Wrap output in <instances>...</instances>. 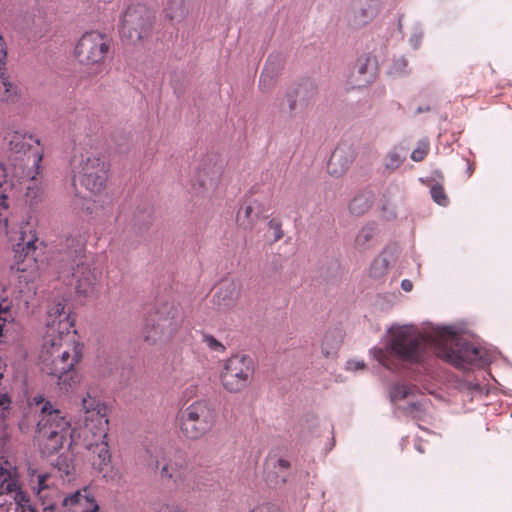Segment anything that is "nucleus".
<instances>
[{
    "label": "nucleus",
    "mask_w": 512,
    "mask_h": 512,
    "mask_svg": "<svg viewBox=\"0 0 512 512\" xmlns=\"http://www.w3.org/2000/svg\"><path fill=\"white\" fill-rule=\"evenodd\" d=\"M430 353L460 369L484 363L482 350L458 337L451 326L433 327L427 334L412 326L397 328L386 350L379 351L378 360L396 371L400 366L423 362Z\"/></svg>",
    "instance_id": "1"
},
{
    "label": "nucleus",
    "mask_w": 512,
    "mask_h": 512,
    "mask_svg": "<svg viewBox=\"0 0 512 512\" xmlns=\"http://www.w3.org/2000/svg\"><path fill=\"white\" fill-rule=\"evenodd\" d=\"M73 327L74 319L64 302L54 301L47 309L39 361L42 371L57 376L64 389L76 382L75 367L83 358V344Z\"/></svg>",
    "instance_id": "2"
},
{
    "label": "nucleus",
    "mask_w": 512,
    "mask_h": 512,
    "mask_svg": "<svg viewBox=\"0 0 512 512\" xmlns=\"http://www.w3.org/2000/svg\"><path fill=\"white\" fill-rule=\"evenodd\" d=\"M9 147L8 168L0 165V199L5 197L3 185L7 184L9 177L11 185H14V181H29L32 185L27 186V196H30L36 187L35 181L43 158L40 141L31 134L13 132L9 137Z\"/></svg>",
    "instance_id": "3"
},
{
    "label": "nucleus",
    "mask_w": 512,
    "mask_h": 512,
    "mask_svg": "<svg viewBox=\"0 0 512 512\" xmlns=\"http://www.w3.org/2000/svg\"><path fill=\"white\" fill-rule=\"evenodd\" d=\"M81 409L85 422V446L94 469L103 473L110 466L111 454L106 441L108 419L106 406L87 394L82 399Z\"/></svg>",
    "instance_id": "4"
},
{
    "label": "nucleus",
    "mask_w": 512,
    "mask_h": 512,
    "mask_svg": "<svg viewBox=\"0 0 512 512\" xmlns=\"http://www.w3.org/2000/svg\"><path fill=\"white\" fill-rule=\"evenodd\" d=\"M218 418L214 404L209 400H196L180 414L179 427L183 436L198 440L214 428Z\"/></svg>",
    "instance_id": "5"
},
{
    "label": "nucleus",
    "mask_w": 512,
    "mask_h": 512,
    "mask_svg": "<svg viewBox=\"0 0 512 512\" xmlns=\"http://www.w3.org/2000/svg\"><path fill=\"white\" fill-rule=\"evenodd\" d=\"M111 43L112 40L108 35L98 30L87 31L76 43L75 57L90 74L97 75L103 70Z\"/></svg>",
    "instance_id": "6"
},
{
    "label": "nucleus",
    "mask_w": 512,
    "mask_h": 512,
    "mask_svg": "<svg viewBox=\"0 0 512 512\" xmlns=\"http://www.w3.org/2000/svg\"><path fill=\"white\" fill-rule=\"evenodd\" d=\"M254 373L253 359L249 355L237 353L224 360L219 378L224 390L238 394L250 386Z\"/></svg>",
    "instance_id": "7"
},
{
    "label": "nucleus",
    "mask_w": 512,
    "mask_h": 512,
    "mask_svg": "<svg viewBox=\"0 0 512 512\" xmlns=\"http://www.w3.org/2000/svg\"><path fill=\"white\" fill-rule=\"evenodd\" d=\"M154 22L153 12L142 4L127 7L122 15L120 33L131 43L148 37Z\"/></svg>",
    "instance_id": "8"
},
{
    "label": "nucleus",
    "mask_w": 512,
    "mask_h": 512,
    "mask_svg": "<svg viewBox=\"0 0 512 512\" xmlns=\"http://www.w3.org/2000/svg\"><path fill=\"white\" fill-rule=\"evenodd\" d=\"M177 329L176 310L171 306L166 313L156 311L148 317L143 337L149 345H160L170 341Z\"/></svg>",
    "instance_id": "9"
},
{
    "label": "nucleus",
    "mask_w": 512,
    "mask_h": 512,
    "mask_svg": "<svg viewBox=\"0 0 512 512\" xmlns=\"http://www.w3.org/2000/svg\"><path fill=\"white\" fill-rule=\"evenodd\" d=\"M39 433L52 442L53 449L61 448L69 434L70 423L61 411L53 409L49 402L41 408V417L38 422Z\"/></svg>",
    "instance_id": "10"
},
{
    "label": "nucleus",
    "mask_w": 512,
    "mask_h": 512,
    "mask_svg": "<svg viewBox=\"0 0 512 512\" xmlns=\"http://www.w3.org/2000/svg\"><path fill=\"white\" fill-rule=\"evenodd\" d=\"M109 169L104 158L91 155L81 161L75 178L91 193L100 194L106 187Z\"/></svg>",
    "instance_id": "11"
},
{
    "label": "nucleus",
    "mask_w": 512,
    "mask_h": 512,
    "mask_svg": "<svg viewBox=\"0 0 512 512\" xmlns=\"http://www.w3.org/2000/svg\"><path fill=\"white\" fill-rule=\"evenodd\" d=\"M10 493H14V501L23 511L34 512L29 496L21 490L17 467L8 459L0 457V496Z\"/></svg>",
    "instance_id": "12"
},
{
    "label": "nucleus",
    "mask_w": 512,
    "mask_h": 512,
    "mask_svg": "<svg viewBox=\"0 0 512 512\" xmlns=\"http://www.w3.org/2000/svg\"><path fill=\"white\" fill-rule=\"evenodd\" d=\"M72 276L75 279V290L78 295L88 297L94 294L97 274L90 265L78 263Z\"/></svg>",
    "instance_id": "13"
},
{
    "label": "nucleus",
    "mask_w": 512,
    "mask_h": 512,
    "mask_svg": "<svg viewBox=\"0 0 512 512\" xmlns=\"http://www.w3.org/2000/svg\"><path fill=\"white\" fill-rule=\"evenodd\" d=\"M354 69H356V84L354 88H363L374 82L378 72V62L370 54L361 56L357 59Z\"/></svg>",
    "instance_id": "14"
},
{
    "label": "nucleus",
    "mask_w": 512,
    "mask_h": 512,
    "mask_svg": "<svg viewBox=\"0 0 512 512\" xmlns=\"http://www.w3.org/2000/svg\"><path fill=\"white\" fill-rule=\"evenodd\" d=\"M290 462L287 459H270L266 464L265 480L271 488L283 486L289 476Z\"/></svg>",
    "instance_id": "15"
},
{
    "label": "nucleus",
    "mask_w": 512,
    "mask_h": 512,
    "mask_svg": "<svg viewBox=\"0 0 512 512\" xmlns=\"http://www.w3.org/2000/svg\"><path fill=\"white\" fill-rule=\"evenodd\" d=\"M38 238L32 230H22L19 242L15 245L14 252L17 263L20 264L26 259L36 261V243Z\"/></svg>",
    "instance_id": "16"
},
{
    "label": "nucleus",
    "mask_w": 512,
    "mask_h": 512,
    "mask_svg": "<svg viewBox=\"0 0 512 512\" xmlns=\"http://www.w3.org/2000/svg\"><path fill=\"white\" fill-rule=\"evenodd\" d=\"M63 506L67 512H98L99 506L96 501L89 497L87 490L83 492L77 491L73 495L66 497L63 501Z\"/></svg>",
    "instance_id": "17"
},
{
    "label": "nucleus",
    "mask_w": 512,
    "mask_h": 512,
    "mask_svg": "<svg viewBox=\"0 0 512 512\" xmlns=\"http://www.w3.org/2000/svg\"><path fill=\"white\" fill-rule=\"evenodd\" d=\"M7 49L5 42L0 36V90H3V100L15 102L18 98V88L8 77L5 76L4 67L6 64Z\"/></svg>",
    "instance_id": "18"
},
{
    "label": "nucleus",
    "mask_w": 512,
    "mask_h": 512,
    "mask_svg": "<svg viewBox=\"0 0 512 512\" xmlns=\"http://www.w3.org/2000/svg\"><path fill=\"white\" fill-rule=\"evenodd\" d=\"M380 0H354V25H365L377 15Z\"/></svg>",
    "instance_id": "19"
},
{
    "label": "nucleus",
    "mask_w": 512,
    "mask_h": 512,
    "mask_svg": "<svg viewBox=\"0 0 512 512\" xmlns=\"http://www.w3.org/2000/svg\"><path fill=\"white\" fill-rule=\"evenodd\" d=\"M240 297V290L236 283L223 284L215 293L213 301L220 309H231L236 306Z\"/></svg>",
    "instance_id": "20"
},
{
    "label": "nucleus",
    "mask_w": 512,
    "mask_h": 512,
    "mask_svg": "<svg viewBox=\"0 0 512 512\" xmlns=\"http://www.w3.org/2000/svg\"><path fill=\"white\" fill-rule=\"evenodd\" d=\"M349 166L350 159L345 149L341 146L336 147L327 164L328 173L334 177H341L348 171Z\"/></svg>",
    "instance_id": "21"
},
{
    "label": "nucleus",
    "mask_w": 512,
    "mask_h": 512,
    "mask_svg": "<svg viewBox=\"0 0 512 512\" xmlns=\"http://www.w3.org/2000/svg\"><path fill=\"white\" fill-rule=\"evenodd\" d=\"M309 88H311L312 92L315 91L311 84H301L298 87L288 89L280 103L281 111L293 115L297 109L298 98L308 92Z\"/></svg>",
    "instance_id": "22"
},
{
    "label": "nucleus",
    "mask_w": 512,
    "mask_h": 512,
    "mask_svg": "<svg viewBox=\"0 0 512 512\" xmlns=\"http://www.w3.org/2000/svg\"><path fill=\"white\" fill-rule=\"evenodd\" d=\"M343 335L342 329L338 327L326 330L321 341V350L326 357L336 353L342 344Z\"/></svg>",
    "instance_id": "23"
},
{
    "label": "nucleus",
    "mask_w": 512,
    "mask_h": 512,
    "mask_svg": "<svg viewBox=\"0 0 512 512\" xmlns=\"http://www.w3.org/2000/svg\"><path fill=\"white\" fill-rule=\"evenodd\" d=\"M85 245L86 236L81 234L79 231H75L65 238V253L69 258H76L80 260L84 257Z\"/></svg>",
    "instance_id": "24"
},
{
    "label": "nucleus",
    "mask_w": 512,
    "mask_h": 512,
    "mask_svg": "<svg viewBox=\"0 0 512 512\" xmlns=\"http://www.w3.org/2000/svg\"><path fill=\"white\" fill-rule=\"evenodd\" d=\"M221 175V168L214 164L207 168L206 165L201 168L197 174L196 181L200 187L205 189H214Z\"/></svg>",
    "instance_id": "25"
},
{
    "label": "nucleus",
    "mask_w": 512,
    "mask_h": 512,
    "mask_svg": "<svg viewBox=\"0 0 512 512\" xmlns=\"http://www.w3.org/2000/svg\"><path fill=\"white\" fill-rule=\"evenodd\" d=\"M258 220V213L255 212L253 204L241 207L236 216L237 224L243 230H252Z\"/></svg>",
    "instance_id": "26"
},
{
    "label": "nucleus",
    "mask_w": 512,
    "mask_h": 512,
    "mask_svg": "<svg viewBox=\"0 0 512 512\" xmlns=\"http://www.w3.org/2000/svg\"><path fill=\"white\" fill-rule=\"evenodd\" d=\"M164 13L165 17L171 21L182 20L187 14L185 0H168L164 8Z\"/></svg>",
    "instance_id": "27"
},
{
    "label": "nucleus",
    "mask_w": 512,
    "mask_h": 512,
    "mask_svg": "<svg viewBox=\"0 0 512 512\" xmlns=\"http://www.w3.org/2000/svg\"><path fill=\"white\" fill-rule=\"evenodd\" d=\"M391 264V257L387 251H383L371 264L370 276L373 278H381L384 276Z\"/></svg>",
    "instance_id": "28"
},
{
    "label": "nucleus",
    "mask_w": 512,
    "mask_h": 512,
    "mask_svg": "<svg viewBox=\"0 0 512 512\" xmlns=\"http://www.w3.org/2000/svg\"><path fill=\"white\" fill-rule=\"evenodd\" d=\"M416 393H418V388L415 385L397 383L392 387L390 391V397L391 400L395 402L398 400L407 399L410 396H415Z\"/></svg>",
    "instance_id": "29"
},
{
    "label": "nucleus",
    "mask_w": 512,
    "mask_h": 512,
    "mask_svg": "<svg viewBox=\"0 0 512 512\" xmlns=\"http://www.w3.org/2000/svg\"><path fill=\"white\" fill-rule=\"evenodd\" d=\"M405 160V154L399 148H392L385 157V168L394 171L401 166Z\"/></svg>",
    "instance_id": "30"
},
{
    "label": "nucleus",
    "mask_w": 512,
    "mask_h": 512,
    "mask_svg": "<svg viewBox=\"0 0 512 512\" xmlns=\"http://www.w3.org/2000/svg\"><path fill=\"white\" fill-rule=\"evenodd\" d=\"M182 468L181 463L176 460L169 459L160 468V477L163 480H172L176 477L177 472Z\"/></svg>",
    "instance_id": "31"
},
{
    "label": "nucleus",
    "mask_w": 512,
    "mask_h": 512,
    "mask_svg": "<svg viewBox=\"0 0 512 512\" xmlns=\"http://www.w3.org/2000/svg\"><path fill=\"white\" fill-rule=\"evenodd\" d=\"M430 194L434 202H436L440 206H447L449 203V199L445 193L444 188L439 184H434L430 188Z\"/></svg>",
    "instance_id": "32"
},
{
    "label": "nucleus",
    "mask_w": 512,
    "mask_h": 512,
    "mask_svg": "<svg viewBox=\"0 0 512 512\" xmlns=\"http://www.w3.org/2000/svg\"><path fill=\"white\" fill-rule=\"evenodd\" d=\"M203 343L214 352L224 353L226 350V347L212 335L204 334Z\"/></svg>",
    "instance_id": "33"
},
{
    "label": "nucleus",
    "mask_w": 512,
    "mask_h": 512,
    "mask_svg": "<svg viewBox=\"0 0 512 512\" xmlns=\"http://www.w3.org/2000/svg\"><path fill=\"white\" fill-rule=\"evenodd\" d=\"M362 199H364L363 203L359 204L357 208L354 207V213H364L373 203V195L371 193L368 196L357 195L354 197V202H360Z\"/></svg>",
    "instance_id": "34"
},
{
    "label": "nucleus",
    "mask_w": 512,
    "mask_h": 512,
    "mask_svg": "<svg viewBox=\"0 0 512 512\" xmlns=\"http://www.w3.org/2000/svg\"><path fill=\"white\" fill-rule=\"evenodd\" d=\"M12 319V314L8 308V305L6 304V301L0 302V336L2 335L3 327L5 324Z\"/></svg>",
    "instance_id": "35"
},
{
    "label": "nucleus",
    "mask_w": 512,
    "mask_h": 512,
    "mask_svg": "<svg viewBox=\"0 0 512 512\" xmlns=\"http://www.w3.org/2000/svg\"><path fill=\"white\" fill-rule=\"evenodd\" d=\"M406 413L411 415L414 418H419L423 412V404L419 401H411L407 403V406L404 407Z\"/></svg>",
    "instance_id": "36"
},
{
    "label": "nucleus",
    "mask_w": 512,
    "mask_h": 512,
    "mask_svg": "<svg viewBox=\"0 0 512 512\" xmlns=\"http://www.w3.org/2000/svg\"><path fill=\"white\" fill-rule=\"evenodd\" d=\"M372 236H373V227H365L358 233L355 241L359 245H364L366 242H368L372 238Z\"/></svg>",
    "instance_id": "37"
},
{
    "label": "nucleus",
    "mask_w": 512,
    "mask_h": 512,
    "mask_svg": "<svg viewBox=\"0 0 512 512\" xmlns=\"http://www.w3.org/2000/svg\"><path fill=\"white\" fill-rule=\"evenodd\" d=\"M269 228L274 231V240L275 241H279L283 237L284 233H283L282 225H281L280 221H278L276 219L270 220Z\"/></svg>",
    "instance_id": "38"
},
{
    "label": "nucleus",
    "mask_w": 512,
    "mask_h": 512,
    "mask_svg": "<svg viewBox=\"0 0 512 512\" xmlns=\"http://www.w3.org/2000/svg\"><path fill=\"white\" fill-rule=\"evenodd\" d=\"M249 512H280L277 505L272 503H263L251 509Z\"/></svg>",
    "instance_id": "39"
},
{
    "label": "nucleus",
    "mask_w": 512,
    "mask_h": 512,
    "mask_svg": "<svg viewBox=\"0 0 512 512\" xmlns=\"http://www.w3.org/2000/svg\"><path fill=\"white\" fill-rule=\"evenodd\" d=\"M272 82H273V78L271 76H269L268 74H266L264 72L261 74L260 80H259L260 87H263L264 89L270 88V86L272 85Z\"/></svg>",
    "instance_id": "40"
},
{
    "label": "nucleus",
    "mask_w": 512,
    "mask_h": 512,
    "mask_svg": "<svg viewBox=\"0 0 512 512\" xmlns=\"http://www.w3.org/2000/svg\"><path fill=\"white\" fill-rule=\"evenodd\" d=\"M427 154L426 149L417 148L412 151L411 153V159L415 162H419L424 159L425 155Z\"/></svg>",
    "instance_id": "41"
},
{
    "label": "nucleus",
    "mask_w": 512,
    "mask_h": 512,
    "mask_svg": "<svg viewBox=\"0 0 512 512\" xmlns=\"http://www.w3.org/2000/svg\"><path fill=\"white\" fill-rule=\"evenodd\" d=\"M401 287L404 291L410 292L413 288L412 282L408 279H404L401 282Z\"/></svg>",
    "instance_id": "42"
},
{
    "label": "nucleus",
    "mask_w": 512,
    "mask_h": 512,
    "mask_svg": "<svg viewBox=\"0 0 512 512\" xmlns=\"http://www.w3.org/2000/svg\"><path fill=\"white\" fill-rule=\"evenodd\" d=\"M155 512H171L170 506L168 504H161L155 509Z\"/></svg>",
    "instance_id": "43"
},
{
    "label": "nucleus",
    "mask_w": 512,
    "mask_h": 512,
    "mask_svg": "<svg viewBox=\"0 0 512 512\" xmlns=\"http://www.w3.org/2000/svg\"><path fill=\"white\" fill-rule=\"evenodd\" d=\"M395 65L399 68V70H404V68L407 66V62L405 59H399L395 62Z\"/></svg>",
    "instance_id": "44"
},
{
    "label": "nucleus",
    "mask_w": 512,
    "mask_h": 512,
    "mask_svg": "<svg viewBox=\"0 0 512 512\" xmlns=\"http://www.w3.org/2000/svg\"><path fill=\"white\" fill-rule=\"evenodd\" d=\"M473 171H474L473 164H468L467 173H468L469 177L472 175Z\"/></svg>",
    "instance_id": "45"
},
{
    "label": "nucleus",
    "mask_w": 512,
    "mask_h": 512,
    "mask_svg": "<svg viewBox=\"0 0 512 512\" xmlns=\"http://www.w3.org/2000/svg\"><path fill=\"white\" fill-rule=\"evenodd\" d=\"M364 367V364L363 363H360V362H354V368L358 369V368H363Z\"/></svg>",
    "instance_id": "46"
},
{
    "label": "nucleus",
    "mask_w": 512,
    "mask_h": 512,
    "mask_svg": "<svg viewBox=\"0 0 512 512\" xmlns=\"http://www.w3.org/2000/svg\"><path fill=\"white\" fill-rule=\"evenodd\" d=\"M428 110H429V107H426V108L419 107L417 109V113H422V112H425V111H428Z\"/></svg>",
    "instance_id": "47"
},
{
    "label": "nucleus",
    "mask_w": 512,
    "mask_h": 512,
    "mask_svg": "<svg viewBox=\"0 0 512 512\" xmlns=\"http://www.w3.org/2000/svg\"><path fill=\"white\" fill-rule=\"evenodd\" d=\"M416 449H417L420 453H423V452H424L420 445H417V446H416Z\"/></svg>",
    "instance_id": "48"
},
{
    "label": "nucleus",
    "mask_w": 512,
    "mask_h": 512,
    "mask_svg": "<svg viewBox=\"0 0 512 512\" xmlns=\"http://www.w3.org/2000/svg\"><path fill=\"white\" fill-rule=\"evenodd\" d=\"M159 465H160L159 461H158V460H156V462H155V468H156V469H158V468H159Z\"/></svg>",
    "instance_id": "49"
},
{
    "label": "nucleus",
    "mask_w": 512,
    "mask_h": 512,
    "mask_svg": "<svg viewBox=\"0 0 512 512\" xmlns=\"http://www.w3.org/2000/svg\"><path fill=\"white\" fill-rule=\"evenodd\" d=\"M43 481H44V479H43V478H40V480H39V484H40V486H41V487H42Z\"/></svg>",
    "instance_id": "50"
},
{
    "label": "nucleus",
    "mask_w": 512,
    "mask_h": 512,
    "mask_svg": "<svg viewBox=\"0 0 512 512\" xmlns=\"http://www.w3.org/2000/svg\"><path fill=\"white\" fill-rule=\"evenodd\" d=\"M18 269H19V270H22V271L26 270V268H25V267H19Z\"/></svg>",
    "instance_id": "51"
}]
</instances>
